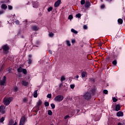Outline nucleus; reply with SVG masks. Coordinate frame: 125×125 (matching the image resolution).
Masks as SVG:
<instances>
[{"label": "nucleus", "mask_w": 125, "mask_h": 125, "mask_svg": "<svg viewBox=\"0 0 125 125\" xmlns=\"http://www.w3.org/2000/svg\"><path fill=\"white\" fill-rule=\"evenodd\" d=\"M83 97L85 100H89L91 98V92H87L83 94Z\"/></svg>", "instance_id": "f257e3e1"}, {"label": "nucleus", "mask_w": 125, "mask_h": 125, "mask_svg": "<svg viewBox=\"0 0 125 125\" xmlns=\"http://www.w3.org/2000/svg\"><path fill=\"white\" fill-rule=\"evenodd\" d=\"M13 100V98L12 97L9 98L8 99H4V101H3L4 104L6 106H8V105H9V104H10V103L11 102V101H12Z\"/></svg>", "instance_id": "f03ea898"}, {"label": "nucleus", "mask_w": 125, "mask_h": 125, "mask_svg": "<svg viewBox=\"0 0 125 125\" xmlns=\"http://www.w3.org/2000/svg\"><path fill=\"white\" fill-rule=\"evenodd\" d=\"M63 99H64V97L62 95H58L54 98L56 102H61Z\"/></svg>", "instance_id": "7ed1b4c3"}, {"label": "nucleus", "mask_w": 125, "mask_h": 125, "mask_svg": "<svg viewBox=\"0 0 125 125\" xmlns=\"http://www.w3.org/2000/svg\"><path fill=\"white\" fill-rule=\"evenodd\" d=\"M26 117L25 116H23L21 118L20 122V125H25V123H26Z\"/></svg>", "instance_id": "20e7f679"}, {"label": "nucleus", "mask_w": 125, "mask_h": 125, "mask_svg": "<svg viewBox=\"0 0 125 125\" xmlns=\"http://www.w3.org/2000/svg\"><path fill=\"white\" fill-rule=\"evenodd\" d=\"M2 48L4 53H7L9 50V47L7 45H4L2 46Z\"/></svg>", "instance_id": "39448f33"}, {"label": "nucleus", "mask_w": 125, "mask_h": 125, "mask_svg": "<svg viewBox=\"0 0 125 125\" xmlns=\"http://www.w3.org/2000/svg\"><path fill=\"white\" fill-rule=\"evenodd\" d=\"M6 85V77H3V79L0 82V85Z\"/></svg>", "instance_id": "423d86ee"}, {"label": "nucleus", "mask_w": 125, "mask_h": 125, "mask_svg": "<svg viewBox=\"0 0 125 125\" xmlns=\"http://www.w3.org/2000/svg\"><path fill=\"white\" fill-rule=\"evenodd\" d=\"M0 113L3 115L5 113V107L3 105H1L0 106Z\"/></svg>", "instance_id": "0eeeda50"}, {"label": "nucleus", "mask_w": 125, "mask_h": 125, "mask_svg": "<svg viewBox=\"0 0 125 125\" xmlns=\"http://www.w3.org/2000/svg\"><path fill=\"white\" fill-rule=\"evenodd\" d=\"M27 62L29 65H31V64H32V62H33V59H32V55H29Z\"/></svg>", "instance_id": "6e6552de"}, {"label": "nucleus", "mask_w": 125, "mask_h": 125, "mask_svg": "<svg viewBox=\"0 0 125 125\" xmlns=\"http://www.w3.org/2000/svg\"><path fill=\"white\" fill-rule=\"evenodd\" d=\"M8 125H17V122H16L14 123V121H13V120L11 119L10 121H9Z\"/></svg>", "instance_id": "1a4fd4ad"}, {"label": "nucleus", "mask_w": 125, "mask_h": 125, "mask_svg": "<svg viewBox=\"0 0 125 125\" xmlns=\"http://www.w3.org/2000/svg\"><path fill=\"white\" fill-rule=\"evenodd\" d=\"M21 83L22 85H24V86H27V85L29 84V82L23 80L21 81Z\"/></svg>", "instance_id": "9d476101"}, {"label": "nucleus", "mask_w": 125, "mask_h": 125, "mask_svg": "<svg viewBox=\"0 0 125 125\" xmlns=\"http://www.w3.org/2000/svg\"><path fill=\"white\" fill-rule=\"evenodd\" d=\"M61 2V0H58V1H57L54 4L55 7H58V6L60 5Z\"/></svg>", "instance_id": "9b49d317"}, {"label": "nucleus", "mask_w": 125, "mask_h": 125, "mask_svg": "<svg viewBox=\"0 0 125 125\" xmlns=\"http://www.w3.org/2000/svg\"><path fill=\"white\" fill-rule=\"evenodd\" d=\"M116 116L117 117H123L124 116V113L122 111H119L117 113Z\"/></svg>", "instance_id": "f8f14e48"}, {"label": "nucleus", "mask_w": 125, "mask_h": 125, "mask_svg": "<svg viewBox=\"0 0 125 125\" xmlns=\"http://www.w3.org/2000/svg\"><path fill=\"white\" fill-rule=\"evenodd\" d=\"M81 76L82 78H85L87 76V73L86 71H83L81 73Z\"/></svg>", "instance_id": "ddd939ff"}, {"label": "nucleus", "mask_w": 125, "mask_h": 125, "mask_svg": "<svg viewBox=\"0 0 125 125\" xmlns=\"http://www.w3.org/2000/svg\"><path fill=\"white\" fill-rule=\"evenodd\" d=\"M121 110V105L120 104H117L115 106V109H114V111H120Z\"/></svg>", "instance_id": "4468645a"}, {"label": "nucleus", "mask_w": 125, "mask_h": 125, "mask_svg": "<svg viewBox=\"0 0 125 125\" xmlns=\"http://www.w3.org/2000/svg\"><path fill=\"white\" fill-rule=\"evenodd\" d=\"M84 6L86 8H88V7H89V6H90V3L88 1H86L85 3Z\"/></svg>", "instance_id": "2eb2a0df"}, {"label": "nucleus", "mask_w": 125, "mask_h": 125, "mask_svg": "<svg viewBox=\"0 0 125 125\" xmlns=\"http://www.w3.org/2000/svg\"><path fill=\"white\" fill-rule=\"evenodd\" d=\"M33 96L35 98H37V97H38V90L34 91Z\"/></svg>", "instance_id": "dca6fc26"}, {"label": "nucleus", "mask_w": 125, "mask_h": 125, "mask_svg": "<svg viewBox=\"0 0 125 125\" xmlns=\"http://www.w3.org/2000/svg\"><path fill=\"white\" fill-rule=\"evenodd\" d=\"M32 28L33 31H38L39 30V27L36 25L33 26Z\"/></svg>", "instance_id": "f3484780"}, {"label": "nucleus", "mask_w": 125, "mask_h": 125, "mask_svg": "<svg viewBox=\"0 0 125 125\" xmlns=\"http://www.w3.org/2000/svg\"><path fill=\"white\" fill-rule=\"evenodd\" d=\"M1 8L2 9H6V8H7V6L6 5H5V4H3L1 5Z\"/></svg>", "instance_id": "a211bd4d"}, {"label": "nucleus", "mask_w": 125, "mask_h": 125, "mask_svg": "<svg viewBox=\"0 0 125 125\" xmlns=\"http://www.w3.org/2000/svg\"><path fill=\"white\" fill-rule=\"evenodd\" d=\"M42 102L41 100H39L38 101V102L37 103V107H40V106H41V105L42 104Z\"/></svg>", "instance_id": "6ab92c4d"}, {"label": "nucleus", "mask_w": 125, "mask_h": 125, "mask_svg": "<svg viewBox=\"0 0 125 125\" xmlns=\"http://www.w3.org/2000/svg\"><path fill=\"white\" fill-rule=\"evenodd\" d=\"M23 69L21 67H20L19 68H18V72L19 73H22V71H23Z\"/></svg>", "instance_id": "aec40b11"}, {"label": "nucleus", "mask_w": 125, "mask_h": 125, "mask_svg": "<svg viewBox=\"0 0 125 125\" xmlns=\"http://www.w3.org/2000/svg\"><path fill=\"white\" fill-rule=\"evenodd\" d=\"M71 32L72 33H73V34H76V35H77V34H78V31L75 29H74L73 28L71 29Z\"/></svg>", "instance_id": "412c9836"}, {"label": "nucleus", "mask_w": 125, "mask_h": 125, "mask_svg": "<svg viewBox=\"0 0 125 125\" xmlns=\"http://www.w3.org/2000/svg\"><path fill=\"white\" fill-rule=\"evenodd\" d=\"M49 37L50 38H53V37H54V34L52 32H49Z\"/></svg>", "instance_id": "4be33fe9"}, {"label": "nucleus", "mask_w": 125, "mask_h": 125, "mask_svg": "<svg viewBox=\"0 0 125 125\" xmlns=\"http://www.w3.org/2000/svg\"><path fill=\"white\" fill-rule=\"evenodd\" d=\"M118 22L119 23V24H123V20L122 19H118Z\"/></svg>", "instance_id": "5701e85b"}, {"label": "nucleus", "mask_w": 125, "mask_h": 125, "mask_svg": "<svg viewBox=\"0 0 125 125\" xmlns=\"http://www.w3.org/2000/svg\"><path fill=\"white\" fill-rule=\"evenodd\" d=\"M65 80H66V78H65V76H62V77L61 78V81L63 82V81H65Z\"/></svg>", "instance_id": "b1692460"}, {"label": "nucleus", "mask_w": 125, "mask_h": 125, "mask_svg": "<svg viewBox=\"0 0 125 125\" xmlns=\"http://www.w3.org/2000/svg\"><path fill=\"white\" fill-rule=\"evenodd\" d=\"M22 72L24 75H27V70L26 69L23 68Z\"/></svg>", "instance_id": "393cba45"}, {"label": "nucleus", "mask_w": 125, "mask_h": 125, "mask_svg": "<svg viewBox=\"0 0 125 125\" xmlns=\"http://www.w3.org/2000/svg\"><path fill=\"white\" fill-rule=\"evenodd\" d=\"M53 9V8H52V7H50L48 8V9H47L48 12H50V11H52Z\"/></svg>", "instance_id": "a878e982"}, {"label": "nucleus", "mask_w": 125, "mask_h": 125, "mask_svg": "<svg viewBox=\"0 0 125 125\" xmlns=\"http://www.w3.org/2000/svg\"><path fill=\"white\" fill-rule=\"evenodd\" d=\"M66 42L67 45H68V46H71V43H70V41L69 40H67Z\"/></svg>", "instance_id": "bb28decb"}, {"label": "nucleus", "mask_w": 125, "mask_h": 125, "mask_svg": "<svg viewBox=\"0 0 125 125\" xmlns=\"http://www.w3.org/2000/svg\"><path fill=\"white\" fill-rule=\"evenodd\" d=\"M44 105L46 107H48V106H49V103L47 102H45Z\"/></svg>", "instance_id": "cd10ccee"}, {"label": "nucleus", "mask_w": 125, "mask_h": 125, "mask_svg": "<svg viewBox=\"0 0 125 125\" xmlns=\"http://www.w3.org/2000/svg\"><path fill=\"white\" fill-rule=\"evenodd\" d=\"M48 114L49 115V116L52 115V111H51L50 110H49L48 111Z\"/></svg>", "instance_id": "c85d7f7f"}, {"label": "nucleus", "mask_w": 125, "mask_h": 125, "mask_svg": "<svg viewBox=\"0 0 125 125\" xmlns=\"http://www.w3.org/2000/svg\"><path fill=\"white\" fill-rule=\"evenodd\" d=\"M84 3H85V0H82L81 1V4H82V5L84 4Z\"/></svg>", "instance_id": "c756f323"}, {"label": "nucleus", "mask_w": 125, "mask_h": 125, "mask_svg": "<svg viewBox=\"0 0 125 125\" xmlns=\"http://www.w3.org/2000/svg\"><path fill=\"white\" fill-rule=\"evenodd\" d=\"M117 60H114L112 62V64L113 65H114L115 66H116V65H117Z\"/></svg>", "instance_id": "7c9ffc66"}, {"label": "nucleus", "mask_w": 125, "mask_h": 125, "mask_svg": "<svg viewBox=\"0 0 125 125\" xmlns=\"http://www.w3.org/2000/svg\"><path fill=\"white\" fill-rule=\"evenodd\" d=\"M8 8L9 10H12L13 7L11 5H8Z\"/></svg>", "instance_id": "2f4dec72"}, {"label": "nucleus", "mask_w": 125, "mask_h": 125, "mask_svg": "<svg viewBox=\"0 0 125 125\" xmlns=\"http://www.w3.org/2000/svg\"><path fill=\"white\" fill-rule=\"evenodd\" d=\"M51 107L52 109H55V104H51Z\"/></svg>", "instance_id": "473e14b6"}, {"label": "nucleus", "mask_w": 125, "mask_h": 125, "mask_svg": "<svg viewBox=\"0 0 125 125\" xmlns=\"http://www.w3.org/2000/svg\"><path fill=\"white\" fill-rule=\"evenodd\" d=\"M81 16H82V15L81 14L79 13L76 15V17L77 18H81Z\"/></svg>", "instance_id": "72a5a7b5"}, {"label": "nucleus", "mask_w": 125, "mask_h": 125, "mask_svg": "<svg viewBox=\"0 0 125 125\" xmlns=\"http://www.w3.org/2000/svg\"><path fill=\"white\" fill-rule=\"evenodd\" d=\"M4 121V118L3 117H1L0 119V123H3Z\"/></svg>", "instance_id": "f704fd0d"}, {"label": "nucleus", "mask_w": 125, "mask_h": 125, "mask_svg": "<svg viewBox=\"0 0 125 125\" xmlns=\"http://www.w3.org/2000/svg\"><path fill=\"white\" fill-rule=\"evenodd\" d=\"M47 98H49L50 99L51 98V97H52L51 94H48L47 95Z\"/></svg>", "instance_id": "c9c22d12"}, {"label": "nucleus", "mask_w": 125, "mask_h": 125, "mask_svg": "<svg viewBox=\"0 0 125 125\" xmlns=\"http://www.w3.org/2000/svg\"><path fill=\"white\" fill-rule=\"evenodd\" d=\"M28 101V100L26 98H24L23 99V102H24L25 103H26V102H27Z\"/></svg>", "instance_id": "e433bc0d"}, {"label": "nucleus", "mask_w": 125, "mask_h": 125, "mask_svg": "<svg viewBox=\"0 0 125 125\" xmlns=\"http://www.w3.org/2000/svg\"><path fill=\"white\" fill-rule=\"evenodd\" d=\"M68 19H69L70 20H72V19H73V16L72 15H69L68 16Z\"/></svg>", "instance_id": "4c0bfd02"}, {"label": "nucleus", "mask_w": 125, "mask_h": 125, "mask_svg": "<svg viewBox=\"0 0 125 125\" xmlns=\"http://www.w3.org/2000/svg\"><path fill=\"white\" fill-rule=\"evenodd\" d=\"M15 23H16V25H19V24L20 23V21H18V20H16L15 21Z\"/></svg>", "instance_id": "58836bf2"}, {"label": "nucleus", "mask_w": 125, "mask_h": 125, "mask_svg": "<svg viewBox=\"0 0 125 125\" xmlns=\"http://www.w3.org/2000/svg\"><path fill=\"white\" fill-rule=\"evenodd\" d=\"M103 92L104 94H108V90H104Z\"/></svg>", "instance_id": "ea45409f"}, {"label": "nucleus", "mask_w": 125, "mask_h": 125, "mask_svg": "<svg viewBox=\"0 0 125 125\" xmlns=\"http://www.w3.org/2000/svg\"><path fill=\"white\" fill-rule=\"evenodd\" d=\"M113 102H117L118 101V99H117L116 98H113Z\"/></svg>", "instance_id": "a19ab883"}, {"label": "nucleus", "mask_w": 125, "mask_h": 125, "mask_svg": "<svg viewBox=\"0 0 125 125\" xmlns=\"http://www.w3.org/2000/svg\"><path fill=\"white\" fill-rule=\"evenodd\" d=\"M68 118H70V116H69V115H67L65 116L64 117V120H66V119H68Z\"/></svg>", "instance_id": "79ce46f5"}, {"label": "nucleus", "mask_w": 125, "mask_h": 125, "mask_svg": "<svg viewBox=\"0 0 125 125\" xmlns=\"http://www.w3.org/2000/svg\"><path fill=\"white\" fill-rule=\"evenodd\" d=\"M71 42H72V43H73V44L75 43H76V40H75V39L72 40Z\"/></svg>", "instance_id": "37998d69"}, {"label": "nucleus", "mask_w": 125, "mask_h": 125, "mask_svg": "<svg viewBox=\"0 0 125 125\" xmlns=\"http://www.w3.org/2000/svg\"><path fill=\"white\" fill-rule=\"evenodd\" d=\"M70 88H72V89L75 88V85L74 84H71L70 85Z\"/></svg>", "instance_id": "c03bdc74"}, {"label": "nucleus", "mask_w": 125, "mask_h": 125, "mask_svg": "<svg viewBox=\"0 0 125 125\" xmlns=\"http://www.w3.org/2000/svg\"><path fill=\"white\" fill-rule=\"evenodd\" d=\"M39 44H40V42H36V44L35 45V46H38V45H39Z\"/></svg>", "instance_id": "a18cd8bd"}, {"label": "nucleus", "mask_w": 125, "mask_h": 125, "mask_svg": "<svg viewBox=\"0 0 125 125\" xmlns=\"http://www.w3.org/2000/svg\"><path fill=\"white\" fill-rule=\"evenodd\" d=\"M83 28L84 30H86V29H87V26H86V25H83Z\"/></svg>", "instance_id": "49530a36"}, {"label": "nucleus", "mask_w": 125, "mask_h": 125, "mask_svg": "<svg viewBox=\"0 0 125 125\" xmlns=\"http://www.w3.org/2000/svg\"><path fill=\"white\" fill-rule=\"evenodd\" d=\"M104 7H105V5H104V4H103V5H102L101 6V8L103 9V8H104Z\"/></svg>", "instance_id": "de8ad7c7"}, {"label": "nucleus", "mask_w": 125, "mask_h": 125, "mask_svg": "<svg viewBox=\"0 0 125 125\" xmlns=\"http://www.w3.org/2000/svg\"><path fill=\"white\" fill-rule=\"evenodd\" d=\"M1 14H3V11L0 10V15H1Z\"/></svg>", "instance_id": "09e8293b"}, {"label": "nucleus", "mask_w": 125, "mask_h": 125, "mask_svg": "<svg viewBox=\"0 0 125 125\" xmlns=\"http://www.w3.org/2000/svg\"><path fill=\"white\" fill-rule=\"evenodd\" d=\"M18 90V88H17V87L14 88V91H17Z\"/></svg>", "instance_id": "8fccbe9b"}, {"label": "nucleus", "mask_w": 125, "mask_h": 125, "mask_svg": "<svg viewBox=\"0 0 125 125\" xmlns=\"http://www.w3.org/2000/svg\"><path fill=\"white\" fill-rule=\"evenodd\" d=\"M49 53L50 54H52V51H51V50H49Z\"/></svg>", "instance_id": "3c124183"}, {"label": "nucleus", "mask_w": 125, "mask_h": 125, "mask_svg": "<svg viewBox=\"0 0 125 125\" xmlns=\"http://www.w3.org/2000/svg\"><path fill=\"white\" fill-rule=\"evenodd\" d=\"M106 0V1H108L109 2L112 1V0Z\"/></svg>", "instance_id": "603ef678"}, {"label": "nucleus", "mask_w": 125, "mask_h": 125, "mask_svg": "<svg viewBox=\"0 0 125 125\" xmlns=\"http://www.w3.org/2000/svg\"><path fill=\"white\" fill-rule=\"evenodd\" d=\"M76 78L77 79H79V75L76 76Z\"/></svg>", "instance_id": "864d4df0"}, {"label": "nucleus", "mask_w": 125, "mask_h": 125, "mask_svg": "<svg viewBox=\"0 0 125 125\" xmlns=\"http://www.w3.org/2000/svg\"><path fill=\"white\" fill-rule=\"evenodd\" d=\"M23 22H25V23H27V20H25Z\"/></svg>", "instance_id": "5fc2aeb1"}, {"label": "nucleus", "mask_w": 125, "mask_h": 125, "mask_svg": "<svg viewBox=\"0 0 125 125\" xmlns=\"http://www.w3.org/2000/svg\"><path fill=\"white\" fill-rule=\"evenodd\" d=\"M101 1H102V2H103V0H101Z\"/></svg>", "instance_id": "6e6d98bb"}, {"label": "nucleus", "mask_w": 125, "mask_h": 125, "mask_svg": "<svg viewBox=\"0 0 125 125\" xmlns=\"http://www.w3.org/2000/svg\"><path fill=\"white\" fill-rule=\"evenodd\" d=\"M61 86V84L60 85V87Z\"/></svg>", "instance_id": "4d7b16f0"}, {"label": "nucleus", "mask_w": 125, "mask_h": 125, "mask_svg": "<svg viewBox=\"0 0 125 125\" xmlns=\"http://www.w3.org/2000/svg\"><path fill=\"white\" fill-rule=\"evenodd\" d=\"M51 125H53V124H51Z\"/></svg>", "instance_id": "13d9d810"}]
</instances>
